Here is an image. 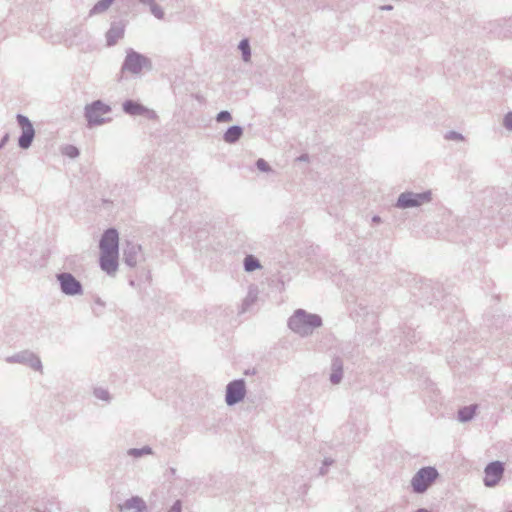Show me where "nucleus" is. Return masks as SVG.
<instances>
[{"label": "nucleus", "mask_w": 512, "mask_h": 512, "mask_svg": "<svg viewBox=\"0 0 512 512\" xmlns=\"http://www.w3.org/2000/svg\"><path fill=\"white\" fill-rule=\"evenodd\" d=\"M258 299V289L255 286H251L248 290V293L246 297L244 298L240 312L245 313L248 311L256 302Z\"/></svg>", "instance_id": "a211bd4d"}, {"label": "nucleus", "mask_w": 512, "mask_h": 512, "mask_svg": "<svg viewBox=\"0 0 512 512\" xmlns=\"http://www.w3.org/2000/svg\"><path fill=\"white\" fill-rule=\"evenodd\" d=\"M260 262L257 258L252 255H248L244 258V269L247 272H252L258 268H260Z\"/></svg>", "instance_id": "b1692460"}, {"label": "nucleus", "mask_w": 512, "mask_h": 512, "mask_svg": "<svg viewBox=\"0 0 512 512\" xmlns=\"http://www.w3.org/2000/svg\"><path fill=\"white\" fill-rule=\"evenodd\" d=\"M60 290L67 296H79L83 294V286L71 273L62 272L56 275Z\"/></svg>", "instance_id": "423d86ee"}, {"label": "nucleus", "mask_w": 512, "mask_h": 512, "mask_svg": "<svg viewBox=\"0 0 512 512\" xmlns=\"http://www.w3.org/2000/svg\"><path fill=\"white\" fill-rule=\"evenodd\" d=\"M151 13L157 18L162 20L164 18V11L163 9L155 2V0L152 1V4L149 5Z\"/></svg>", "instance_id": "a878e982"}, {"label": "nucleus", "mask_w": 512, "mask_h": 512, "mask_svg": "<svg viewBox=\"0 0 512 512\" xmlns=\"http://www.w3.org/2000/svg\"><path fill=\"white\" fill-rule=\"evenodd\" d=\"M5 361L10 364H25L31 367L32 369L39 371L40 373H43V366L40 358L35 353L28 350L20 351L11 356H8L5 358Z\"/></svg>", "instance_id": "0eeeda50"}, {"label": "nucleus", "mask_w": 512, "mask_h": 512, "mask_svg": "<svg viewBox=\"0 0 512 512\" xmlns=\"http://www.w3.org/2000/svg\"><path fill=\"white\" fill-rule=\"evenodd\" d=\"M170 470H171V473H172V474H175V473H176V469H175V468H171Z\"/></svg>", "instance_id": "a19ab883"}, {"label": "nucleus", "mask_w": 512, "mask_h": 512, "mask_svg": "<svg viewBox=\"0 0 512 512\" xmlns=\"http://www.w3.org/2000/svg\"><path fill=\"white\" fill-rule=\"evenodd\" d=\"M432 201V192L430 190L416 193L412 191L402 192L395 203L399 209L418 208Z\"/></svg>", "instance_id": "f03ea898"}, {"label": "nucleus", "mask_w": 512, "mask_h": 512, "mask_svg": "<svg viewBox=\"0 0 512 512\" xmlns=\"http://www.w3.org/2000/svg\"><path fill=\"white\" fill-rule=\"evenodd\" d=\"M123 508L126 510H135L136 512H146L147 504L139 496H132L124 502Z\"/></svg>", "instance_id": "f3484780"}, {"label": "nucleus", "mask_w": 512, "mask_h": 512, "mask_svg": "<svg viewBox=\"0 0 512 512\" xmlns=\"http://www.w3.org/2000/svg\"><path fill=\"white\" fill-rule=\"evenodd\" d=\"M62 153L69 158H76L79 155V150L73 145H66L62 148Z\"/></svg>", "instance_id": "bb28decb"}, {"label": "nucleus", "mask_w": 512, "mask_h": 512, "mask_svg": "<svg viewBox=\"0 0 512 512\" xmlns=\"http://www.w3.org/2000/svg\"><path fill=\"white\" fill-rule=\"evenodd\" d=\"M123 111L130 116H145L148 119H156L157 114L154 110H151L142 104L133 100H126L123 105Z\"/></svg>", "instance_id": "ddd939ff"}, {"label": "nucleus", "mask_w": 512, "mask_h": 512, "mask_svg": "<svg viewBox=\"0 0 512 512\" xmlns=\"http://www.w3.org/2000/svg\"><path fill=\"white\" fill-rule=\"evenodd\" d=\"M123 260L129 267H136L144 260V253L140 244L127 241L123 248Z\"/></svg>", "instance_id": "9d476101"}, {"label": "nucleus", "mask_w": 512, "mask_h": 512, "mask_svg": "<svg viewBox=\"0 0 512 512\" xmlns=\"http://www.w3.org/2000/svg\"><path fill=\"white\" fill-rule=\"evenodd\" d=\"M17 122L21 127L22 133L18 139V145L21 149H28L35 137V130L31 121L24 115H17Z\"/></svg>", "instance_id": "1a4fd4ad"}, {"label": "nucleus", "mask_w": 512, "mask_h": 512, "mask_svg": "<svg viewBox=\"0 0 512 512\" xmlns=\"http://www.w3.org/2000/svg\"><path fill=\"white\" fill-rule=\"evenodd\" d=\"M125 25L122 22H113L106 33V44L114 46L120 39L124 37Z\"/></svg>", "instance_id": "2eb2a0df"}, {"label": "nucleus", "mask_w": 512, "mask_h": 512, "mask_svg": "<svg viewBox=\"0 0 512 512\" xmlns=\"http://www.w3.org/2000/svg\"><path fill=\"white\" fill-rule=\"evenodd\" d=\"M231 120H232V116H231V113L229 111L223 110V111H220L216 115V121L218 123L229 122Z\"/></svg>", "instance_id": "cd10ccee"}, {"label": "nucleus", "mask_w": 512, "mask_h": 512, "mask_svg": "<svg viewBox=\"0 0 512 512\" xmlns=\"http://www.w3.org/2000/svg\"><path fill=\"white\" fill-rule=\"evenodd\" d=\"M372 221H373L374 223H380V222H381V218H380L379 216H374V217L372 218Z\"/></svg>", "instance_id": "c9c22d12"}, {"label": "nucleus", "mask_w": 512, "mask_h": 512, "mask_svg": "<svg viewBox=\"0 0 512 512\" xmlns=\"http://www.w3.org/2000/svg\"><path fill=\"white\" fill-rule=\"evenodd\" d=\"M100 253H118L119 254V235L116 229H107L99 243Z\"/></svg>", "instance_id": "9b49d317"}, {"label": "nucleus", "mask_w": 512, "mask_h": 512, "mask_svg": "<svg viewBox=\"0 0 512 512\" xmlns=\"http://www.w3.org/2000/svg\"><path fill=\"white\" fill-rule=\"evenodd\" d=\"M153 453L152 449L149 446H144L142 448H130L127 450V455L140 458L146 455H151Z\"/></svg>", "instance_id": "4be33fe9"}, {"label": "nucleus", "mask_w": 512, "mask_h": 512, "mask_svg": "<svg viewBox=\"0 0 512 512\" xmlns=\"http://www.w3.org/2000/svg\"><path fill=\"white\" fill-rule=\"evenodd\" d=\"M110 106L101 100H96L85 107V117L89 127L102 125L106 122L104 115L110 113Z\"/></svg>", "instance_id": "20e7f679"}, {"label": "nucleus", "mask_w": 512, "mask_h": 512, "mask_svg": "<svg viewBox=\"0 0 512 512\" xmlns=\"http://www.w3.org/2000/svg\"><path fill=\"white\" fill-rule=\"evenodd\" d=\"M76 31H77V33H81V32H82V29H81V28H75V29L73 30V32L76 34Z\"/></svg>", "instance_id": "58836bf2"}, {"label": "nucleus", "mask_w": 512, "mask_h": 512, "mask_svg": "<svg viewBox=\"0 0 512 512\" xmlns=\"http://www.w3.org/2000/svg\"><path fill=\"white\" fill-rule=\"evenodd\" d=\"M93 394L99 400H103L106 402H110L111 400L110 394L107 389L101 387L95 388Z\"/></svg>", "instance_id": "393cba45"}, {"label": "nucleus", "mask_w": 512, "mask_h": 512, "mask_svg": "<svg viewBox=\"0 0 512 512\" xmlns=\"http://www.w3.org/2000/svg\"><path fill=\"white\" fill-rule=\"evenodd\" d=\"M343 377V365L339 358L332 362V373L330 374V381L332 384H339Z\"/></svg>", "instance_id": "6ab92c4d"}, {"label": "nucleus", "mask_w": 512, "mask_h": 512, "mask_svg": "<svg viewBox=\"0 0 512 512\" xmlns=\"http://www.w3.org/2000/svg\"><path fill=\"white\" fill-rule=\"evenodd\" d=\"M243 128L239 125L229 127L223 134V141L227 144H235L243 136Z\"/></svg>", "instance_id": "dca6fc26"}, {"label": "nucleus", "mask_w": 512, "mask_h": 512, "mask_svg": "<svg viewBox=\"0 0 512 512\" xmlns=\"http://www.w3.org/2000/svg\"><path fill=\"white\" fill-rule=\"evenodd\" d=\"M334 463V460L331 459V458H325L324 461H323V465L322 467L320 468V475H325L327 473V467L332 465Z\"/></svg>", "instance_id": "2f4dec72"}, {"label": "nucleus", "mask_w": 512, "mask_h": 512, "mask_svg": "<svg viewBox=\"0 0 512 512\" xmlns=\"http://www.w3.org/2000/svg\"><path fill=\"white\" fill-rule=\"evenodd\" d=\"M306 158H307V156H306V155H302V156H300L298 159H299V160H306Z\"/></svg>", "instance_id": "ea45409f"}, {"label": "nucleus", "mask_w": 512, "mask_h": 512, "mask_svg": "<svg viewBox=\"0 0 512 512\" xmlns=\"http://www.w3.org/2000/svg\"><path fill=\"white\" fill-rule=\"evenodd\" d=\"M503 126L508 131H512V111L505 114V116L503 118Z\"/></svg>", "instance_id": "c756f323"}, {"label": "nucleus", "mask_w": 512, "mask_h": 512, "mask_svg": "<svg viewBox=\"0 0 512 512\" xmlns=\"http://www.w3.org/2000/svg\"><path fill=\"white\" fill-rule=\"evenodd\" d=\"M256 166L262 172H268L271 170L269 164L264 159H258Z\"/></svg>", "instance_id": "7c9ffc66"}, {"label": "nucleus", "mask_w": 512, "mask_h": 512, "mask_svg": "<svg viewBox=\"0 0 512 512\" xmlns=\"http://www.w3.org/2000/svg\"><path fill=\"white\" fill-rule=\"evenodd\" d=\"M65 42L69 43V45H74V44H76V42H75L74 40L69 39V38H66V39H65Z\"/></svg>", "instance_id": "e433bc0d"}, {"label": "nucleus", "mask_w": 512, "mask_h": 512, "mask_svg": "<svg viewBox=\"0 0 512 512\" xmlns=\"http://www.w3.org/2000/svg\"><path fill=\"white\" fill-rule=\"evenodd\" d=\"M392 9H393L392 5H383L380 7V10H383V11H391Z\"/></svg>", "instance_id": "f704fd0d"}, {"label": "nucleus", "mask_w": 512, "mask_h": 512, "mask_svg": "<svg viewBox=\"0 0 512 512\" xmlns=\"http://www.w3.org/2000/svg\"><path fill=\"white\" fill-rule=\"evenodd\" d=\"M242 53V59L244 62H250L251 60V49L248 39H242L238 46Z\"/></svg>", "instance_id": "5701e85b"}, {"label": "nucleus", "mask_w": 512, "mask_h": 512, "mask_svg": "<svg viewBox=\"0 0 512 512\" xmlns=\"http://www.w3.org/2000/svg\"><path fill=\"white\" fill-rule=\"evenodd\" d=\"M115 0H100L89 11V16L99 15L106 12Z\"/></svg>", "instance_id": "412c9836"}, {"label": "nucleus", "mask_w": 512, "mask_h": 512, "mask_svg": "<svg viewBox=\"0 0 512 512\" xmlns=\"http://www.w3.org/2000/svg\"><path fill=\"white\" fill-rule=\"evenodd\" d=\"M444 138L446 140H452V141H463L464 136L456 131H449L445 134Z\"/></svg>", "instance_id": "c85d7f7f"}, {"label": "nucleus", "mask_w": 512, "mask_h": 512, "mask_svg": "<svg viewBox=\"0 0 512 512\" xmlns=\"http://www.w3.org/2000/svg\"><path fill=\"white\" fill-rule=\"evenodd\" d=\"M144 68L147 70L152 68L151 60L133 49H128L122 64V72L127 71L132 74H139Z\"/></svg>", "instance_id": "7ed1b4c3"}, {"label": "nucleus", "mask_w": 512, "mask_h": 512, "mask_svg": "<svg viewBox=\"0 0 512 512\" xmlns=\"http://www.w3.org/2000/svg\"><path fill=\"white\" fill-rule=\"evenodd\" d=\"M438 477L434 467L421 468L412 478L411 486L416 493H424Z\"/></svg>", "instance_id": "39448f33"}, {"label": "nucleus", "mask_w": 512, "mask_h": 512, "mask_svg": "<svg viewBox=\"0 0 512 512\" xmlns=\"http://www.w3.org/2000/svg\"><path fill=\"white\" fill-rule=\"evenodd\" d=\"M8 139H9V136H8V134H6V135L2 138V140L0 141V149H1L5 144H6V142L8 141Z\"/></svg>", "instance_id": "72a5a7b5"}, {"label": "nucleus", "mask_w": 512, "mask_h": 512, "mask_svg": "<svg viewBox=\"0 0 512 512\" xmlns=\"http://www.w3.org/2000/svg\"><path fill=\"white\" fill-rule=\"evenodd\" d=\"M477 407L478 406L476 404H473V405L465 406V407H462L461 409H459L458 420L460 422H468V421L472 420L473 417L475 416Z\"/></svg>", "instance_id": "aec40b11"}, {"label": "nucleus", "mask_w": 512, "mask_h": 512, "mask_svg": "<svg viewBox=\"0 0 512 512\" xmlns=\"http://www.w3.org/2000/svg\"><path fill=\"white\" fill-rule=\"evenodd\" d=\"M167 512H182L181 500H176Z\"/></svg>", "instance_id": "473e14b6"}, {"label": "nucleus", "mask_w": 512, "mask_h": 512, "mask_svg": "<svg viewBox=\"0 0 512 512\" xmlns=\"http://www.w3.org/2000/svg\"><path fill=\"white\" fill-rule=\"evenodd\" d=\"M415 512H431V511H429L428 509H425V508H419Z\"/></svg>", "instance_id": "4c0bfd02"}, {"label": "nucleus", "mask_w": 512, "mask_h": 512, "mask_svg": "<svg viewBox=\"0 0 512 512\" xmlns=\"http://www.w3.org/2000/svg\"><path fill=\"white\" fill-rule=\"evenodd\" d=\"M245 395L246 386L243 379L233 380L226 386L225 401L229 406H233L241 402Z\"/></svg>", "instance_id": "6e6552de"}, {"label": "nucleus", "mask_w": 512, "mask_h": 512, "mask_svg": "<svg viewBox=\"0 0 512 512\" xmlns=\"http://www.w3.org/2000/svg\"><path fill=\"white\" fill-rule=\"evenodd\" d=\"M322 326V318L304 309H297L288 319V327L301 337H307Z\"/></svg>", "instance_id": "f257e3e1"}, {"label": "nucleus", "mask_w": 512, "mask_h": 512, "mask_svg": "<svg viewBox=\"0 0 512 512\" xmlns=\"http://www.w3.org/2000/svg\"><path fill=\"white\" fill-rule=\"evenodd\" d=\"M118 253H100V268L110 276H114L118 270Z\"/></svg>", "instance_id": "4468645a"}, {"label": "nucleus", "mask_w": 512, "mask_h": 512, "mask_svg": "<svg viewBox=\"0 0 512 512\" xmlns=\"http://www.w3.org/2000/svg\"><path fill=\"white\" fill-rule=\"evenodd\" d=\"M484 484L487 487H494L498 484L504 473V465L500 461L489 463L484 469Z\"/></svg>", "instance_id": "f8f14e48"}]
</instances>
